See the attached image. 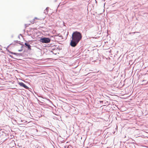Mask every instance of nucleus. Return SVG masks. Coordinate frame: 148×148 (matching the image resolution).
<instances>
[{
  "label": "nucleus",
  "instance_id": "obj_1",
  "mask_svg": "<svg viewBox=\"0 0 148 148\" xmlns=\"http://www.w3.org/2000/svg\"><path fill=\"white\" fill-rule=\"evenodd\" d=\"M82 38V36L80 32L77 31L74 32L72 35V40L70 43V45L72 47H75Z\"/></svg>",
  "mask_w": 148,
  "mask_h": 148
},
{
  "label": "nucleus",
  "instance_id": "obj_2",
  "mask_svg": "<svg viewBox=\"0 0 148 148\" xmlns=\"http://www.w3.org/2000/svg\"><path fill=\"white\" fill-rule=\"evenodd\" d=\"M40 41L43 43H47L50 42V40L49 38H41L40 40Z\"/></svg>",
  "mask_w": 148,
  "mask_h": 148
},
{
  "label": "nucleus",
  "instance_id": "obj_3",
  "mask_svg": "<svg viewBox=\"0 0 148 148\" xmlns=\"http://www.w3.org/2000/svg\"><path fill=\"white\" fill-rule=\"evenodd\" d=\"M18 84L20 86L24 87L25 88H26L27 89L28 88V87L27 86H26L24 83H23V82H19L18 83Z\"/></svg>",
  "mask_w": 148,
  "mask_h": 148
},
{
  "label": "nucleus",
  "instance_id": "obj_4",
  "mask_svg": "<svg viewBox=\"0 0 148 148\" xmlns=\"http://www.w3.org/2000/svg\"><path fill=\"white\" fill-rule=\"evenodd\" d=\"M41 20L40 18L37 17H35L33 19V21L32 22L33 23L34 22H38L39 20Z\"/></svg>",
  "mask_w": 148,
  "mask_h": 148
},
{
  "label": "nucleus",
  "instance_id": "obj_5",
  "mask_svg": "<svg viewBox=\"0 0 148 148\" xmlns=\"http://www.w3.org/2000/svg\"><path fill=\"white\" fill-rule=\"evenodd\" d=\"M25 45L30 50L31 49V46L28 43H25Z\"/></svg>",
  "mask_w": 148,
  "mask_h": 148
},
{
  "label": "nucleus",
  "instance_id": "obj_6",
  "mask_svg": "<svg viewBox=\"0 0 148 148\" xmlns=\"http://www.w3.org/2000/svg\"><path fill=\"white\" fill-rule=\"evenodd\" d=\"M70 10H73V9H72V8H70Z\"/></svg>",
  "mask_w": 148,
  "mask_h": 148
}]
</instances>
